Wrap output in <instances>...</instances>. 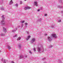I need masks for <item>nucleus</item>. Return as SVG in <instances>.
I'll use <instances>...</instances> for the list:
<instances>
[{
    "mask_svg": "<svg viewBox=\"0 0 63 63\" xmlns=\"http://www.w3.org/2000/svg\"><path fill=\"white\" fill-rule=\"evenodd\" d=\"M42 19L41 18H40V19L38 20V21L39 22V21H42Z\"/></svg>",
    "mask_w": 63,
    "mask_h": 63,
    "instance_id": "18",
    "label": "nucleus"
},
{
    "mask_svg": "<svg viewBox=\"0 0 63 63\" xmlns=\"http://www.w3.org/2000/svg\"><path fill=\"white\" fill-rule=\"evenodd\" d=\"M20 27V26H18V27Z\"/></svg>",
    "mask_w": 63,
    "mask_h": 63,
    "instance_id": "39",
    "label": "nucleus"
},
{
    "mask_svg": "<svg viewBox=\"0 0 63 63\" xmlns=\"http://www.w3.org/2000/svg\"><path fill=\"white\" fill-rule=\"evenodd\" d=\"M42 48H43V47H42Z\"/></svg>",
    "mask_w": 63,
    "mask_h": 63,
    "instance_id": "44",
    "label": "nucleus"
},
{
    "mask_svg": "<svg viewBox=\"0 0 63 63\" xmlns=\"http://www.w3.org/2000/svg\"><path fill=\"white\" fill-rule=\"evenodd\" d=\"M40 9H38V12H39V11H40Z\"/></svg>",
    "mask_w": 63,
    "mask_h": 63,
    "instance_id": "37",
    "label": "nucleus"
},
{
    "mask_svg": "<svg viewBox=\"0 0 63 63\" xmlns=\"http://www.w3.org/2000/svg\"><path fill=\"white\" fill-rule=\"evenodd\" d=\"M27 56H25V58H27Z\"/></svg>",
    "mask_w": 63,
    "mask_h": 63,
    "instance_id": "38",
    "label": "nucleus"
},
{
    "mask_svg": "<svg viewBox=\"0 0 63 63\" xmlns=\"http://www.w3.org/2000/svg\"><path fill=\"white\" fill-rule=\"evenodd\" d=\"M1 61H3V59H2V60H1Z\"/></svg>",
    "mask_w": 63,
    "mask_h": 63,
    "instance_id": "41",
    "label": "nucleus"
},
{
    "mask_svg": "<svg viewBox=\"0 0 63 63\" xmlns=\"http://www.w3.org/2000/svg\"><path fill=\"white\" fill-rule=\"evenodd\" d=\"M44 50H43V51H42V52H44Z\"/></svg>",
    "mask_w": 63,
    "mask_h": 63,
    "instance_id": "43",
    "label": "nucleus"
},
{
    "mask_svg": "<svg viewBox=\"0 0 63 63\" xmlns=\"http://www.w3.org/2000/svg\"><path fill=\"white\" fill-rule=\"evenodd\" d=\"M61 20H59V22H61Z\"/></svg>",
    "mask_w": 63,
    "mask_h": 63,
    "instance_id": "31",
    "label": "nucleus"
},
{
    "mask_svg": "<svg viewBox=\"0 0 63 63\" xmlns=\"http://www.w3.org/2000/svg\"><path fill=\"white\" fill-rule=\"evenodd\" d=\"M45 36H47V34L45 33Z\"/></svg>",
    "mask_w": 63,
    "mask_h": 63,
    "instance_id": "32",
    "label": "nucleus"
},
{
    "mask_svg": "<svg viewBox=\"0 0 63 63\" xmlns=\"http://www.w3.org/2000/svg\"><path fill=\"white\" fill-rule=\"evenodd\" d=\"M25 25L26 27H27V25H28V24L27 23H25Z\"/></svg>",
    "mask_w": 63,
    "mask_h": 63,
    "instance_id": "17",
    "label": "nucleus"
},
{
    "mask_svg": "<svg viewBox=\"0 0 63 63\" xmlns=\"http://www.w3.org/2000/svg\"><path fill=\"white\" fill-rule=\"evenodd\" d=\"M13 0H11L9 2V4L10 5H11V4H13Z\"/></svg>",
    "mask_w": 63,
    "mask_h": 63,
    "instance_id": "11",
    "label": "nucleus"
},
{
    "mask_svg": "<svg viewBox=\"0 0 63 63\" xmlns=\"http://www.w3.org/2000/svg\"><path fill=\"white\" fill-rule=\"evenodd\" d=\"M8 48L9 49H10L11 48V47L9 46H8Z\"/></svg>",
    "mask_w": 63,
    "mask_h": 63,
    "instance_id": "21",
    "label": "nucleus"
},
{
    "mask_svg": "<svg viewBox=\"0 0 63 63\" xmlns=\"http://www.w3.org/2000/svg\"><path fill=\"white\" fill-rule=\"evenodd\" d=\"M3 31L4 32H7V30H6V29L4 27L3 28Z\"/></svg>",
    "mask_w": 63,
    "mask_h": 63,
    "instance_id": "9",
    "label": "nucleus"
},
{
    "mask_svg": "<svg viewBox=\"0 0 63 63\" xmlns=\"http://www.w3.org/2000/svg\"><path fill=\"white\" fill-rule=\"evenodd\" d=\"M23 23H22L21 24V27H23Z\"/></svg>",
    "mask_w": 63,
    "mask_h": 63,
    "instance_id": "22",
    "label": "nucleus"
},
{
    "mask_svg": "<svg viewBox=\"0 0 63 63\" xmlns=\"http://www.w3.org/2000/svg\"><path fill=\"white\" fill-rule=\"evenodd\" d=\"M45 16H47V14H45Z\"/></svg>",
    "mask_w": 63,
    "mask_h": 63,
    "instance_id": "34",
    "label": "nucleus"
},
{
    "mask_svg": "<svg viewBox=\"0 0 63 63\" xmlns=\"http://www.w3.org/2000/svg\"><path fill=\"white\" fill-rule=\"evenodd\" d=\"M26 32L27 34H29V32Z\"/></svg>",
    "mask_w": 63,
    "mask_h": 63,
    "instance_id": "30",
    "label": "nucleus"
},
{
    "mask_svg": "<svg viewBox=\"0 0 63 63\" xmlns=\"http://www.w3.org/2000/svg\"><path fill=\"white\" fill-rule=\"evenodd\" d=\"M5 35V34H4L3 33H1L0 34V36H4Z\"/></svg>",
    "mask_w": 63,
    "mask_h": 63,
    "instance_id": "16",
    "label": "nucleus"
},
{
    "mask_svg": "<svg viewBox=\"0 0 63 63\" xmlns=\"http://www.w3.org/2000/svg\"><path fill=\"white\" fill-rule=\"evenodd\" d=\"M3 63H6V62H5V60H3Z\"/></svg>",
    "mask_w": 63,
    "mask_h": 63,
    "instance_id": "27",
    "label": "nucleus"
},
{
    "mask_svg": "<svg viewBox=\"0 0 63 63\" xmlns=\"http://www.w3.org/2000/svg\"><path fill=\"white\" fill-rule=\"evenodd\" d=\"M21 39V37H19L17 39V41H19V40H20Z\"/></svg>",
    "mask_w": 63,
    "mask_h": 63,
    "instance_id": "15",
    "label": "nucleus"
},
{
    "mask_svg": "<svg viewBox=\"0 0 63 63\" xmlns=\"http://www.w3.org/2000/svg\"><path fill=\"white\" fill-rule=\"evenodd\" d=\"M48 40L49 41H50L52 40V38L51 37H49L48 38Z\"/></svg>",
    "mask_w": 63,
    "mask_h": 63,
    "instance_id": "7",
    "label": "nucleus"
},
{
    "mask_svg": "<svg viewBox=\"0 0 63 63\" xmlns=\"http://www.w3.org/2000/svg\"><path fill=\"white\" fill-rule=\"evenodd\" d=\"M29 52L30 54H32V52L31 51H29Z\"/></svg>",
    "mask_w": 63,
    "mask_h": 63,
    "instance_id": "26",
    "label": "nucleus"
},
{
    "mask_svg": "<svg viewBox=\"0 0 63 63\" xmlns=\"http://www.w3.org/2000/svg\"><path fill=\"white\" fill-rule=\"evenodd\" d=\"M2 18V19L1 21V25H4L5 24V22H4V19H5V18H4V16L3 15L1 17Z\"/></svg>",
    "mask_w": 63,
    "mask_h": 63,
    "instance_id": "1",
    "label": "nucleus"
},
{
    "mask_svg": "<svg viewBox=\"0 0 63 63\" xmlns=\"http://www.w3.org/2000/svg\"><path fill=\"white\" fill-rule=\"evenodd\" d=\"M41 50H42L41 48L39 47H38L37 50L38 52H39V53H40V52H41Z\"/></svg>",
    "mask_w": 63,
    "mask_h": 63,
    "instance_id": "5",
    "label": "nucleus"
},
{
    "mask_svg": "<svg viewBox=\"0 0 63 63\" xmlns=\"http://www.w3.org/2000/svg\"><path fill=\"white\" fill-rule=\"evenodd\" d=\"M22 2L21 1H20V4H22Z\"/></svg>",
    "mask_w": 63,
    "mask_h": 63,
    "instance_id": "28",
    "label": "nucleus"
},
{
    "mask_svg": "<svg viewBox=\"0 0 63 63\" xmlns=\"http://www.w3.org/2000/svg\"><path fill=\"white\" fill-rule=\"evenodd\" d=\"M17 28H16V29H15V30H13L12 31V32H15L17 30Z\"/></svg>",
    "mask_w": 63,
    "mask_h": 63,
    "instance_id": "10",
    "label": "nucleus"
},
{
    "mask_svg": "<svg viewBox=\"0 0 63 63\" xmlns=\"http://www.w3.org/2000/svg\"><path fill=\"white\" fill-rule=\"evenodd\" d=\"M52 27H54L53 26H51Z\"/></svg>",
    "mask_w": 63,
    "mask_h": 63,
    "instance_id": "40",
    "label": "nucleus"
},
{
    "mask_svg": "<svg viewBox=\"0 0 63 63\" xmlns=\"http://www.w3.org/2000/svg\"><path fill=\"white\" fill-rule=\"evenodd\" d=\"M59 1L60 2H62V0H59Z\"/></svg>",
    "mask_w": 63,
    "mask_h": 63,
    "instance_id": "29",
    "label": "nucleus"
},
{
    "mask_svg": "<svg viewBox=\"0 0 63 63\" xmlns=\"http://www.w3.org/2000/svg\"><path fill=\"white\" fill-rule=\"evenodd\" d=\"M33 49L34 51H36V49H35V48H33Z\"/></svg>",
    "mask_w": 63,
    "mask_h": 63,
    "instance_id": "25",
    "label": "nucleus"
},
{
    "mask_svg": "<svg viewBox=\"0 0 63 63\" xmlns=\"http://www.w3.org/2000/svg\"><path fill=\"white\" fill-rule=\"evenodd\" d=\"M21 44H19L18 47L20 49H21Z\"/></svg>",
    "mask_w": 63,
    "mask_h": 63,
    "instance_id": "13",
    "label": "nucleus"
},
{
    "mask_svg": "<svg viewBox=\"0 0 63 63\" xmlns=\"http://www.w3.org/2000/svg\"><path fill=\"white\" fill-rule=\"evenodd\" d=\"M31 9V8L30 7H25L24 8V10H28V9Z\"/></svg>",
    "mask_w": 63,
    "mask_h": 63,
    "instance_id": "6",
    "label": "nucleus"
},
{
    "mask_svg": "<svg viewBox=\"0 0 63 63\" xmlns=\"http://www.w3.org/2000/svg\"><path fill=\"white\" fill-rule=\"evenodd\" d=\"M50 47H52V46H50Z\"/></svg>",
    "mask_w": 63,
    "mask_h": 63,
    "instance_id": "33",
    "label": "nucleus"
},
{
    "mask_svg": "<svg viewBox=\"0 0 63 63\" xmlns=\"http://www.w3.org/2000/svg\"><path fill=\"white\" fill-rule=\"evenodd\" d=\"M45 58H43V60H45Z\"/></svg>",
    "mask_w": 63,
    "mask_h": 63,
    "instance_id": "35",
    "label": "nucleus"
},
{
    "mask_svg": "<svg viewBox=\"0 0 63 63\" xmlns=\"http://www.w3.org/2000/svg\"><path fill=\"white\" fill-rule=\"evenodd\" d=\"M34 5H35L36 7H38V2L37 1H35L34 2Z\"/></svg>",
    "mask_w": 63,
    "mask_h": 63,
    "instance_id": "4",
    "label": "nucleus"
},
{
    "mask_svg": "<svg viewBox=\"0 0 63 63\" xmlns=\"http://www.w3.org/2000/svg\"><path fill=\"white\" fill-rule=\"evenodd\" d=\"M62 63V62L61 61H60V63Z\"/></svg>",
    "mask_w": 63,
    "mask_h": 63,
    "instance_id": "36",
    "label": "nucleus"
},
{
    "mask_svg": "<svg viewBox=\"0 0 63 63\" xmlns=\"http://www.w3.org/2000/svg\"><path fill=\"white\" fill-rule=\"evenodd\" d=\"M31 37V36L30 35H29L28 36L27 38L26 39V40L27 41H28L30 39V38Z\"/></svg>",
    "mask_w": 63,
    "mask_h": 63,
    "instance_id": "8",
    "label": "nucleus"
},
{
    "mask_svg": "<svg viewBox=\"0 0 63 63\" xmlns=\"http://www.w3.org/2000/svg\"><path fill=\"white\" fill-rule=\"evenodd\" d=\"M0 9H1V10H2L3 11H4V8L3 7H1L0 8Z\"/></svg>",
    "mask_w": 63,
    "mask_h": 63,
    "instance_id": "19",
    "label": "nucleus"
},
{
    "mask_svg": "<svg viewBox=\"0 0 63 63\" xmlns=\"http://www.w3.org/2000/svg\"><path fill=\"white\" fill-rule=\"evenodd\" d=\"M27 0H24V1H27Z\"/></svg>",
    "mask_w": 63,
    "mask_h": 63,
    "instance_id": "42",
    "label": "nucleus"
},
{
    "mask_svg": "<svg viewBox=\"0 0 63 63\" xmlns=\"http://www.w3.org/2000/svg\"><path fill=\"white\" fill-rule=\"evenodd\" d=\"M57 7L58 8H61L62 9V8H63V7L61 6H57Z\"/></svg>",
    "mask_w": 63,
    "mask_h": 63,
    "instance_id": "14",
    "label": "nucleus"
},
{
    "mask_svg": "<svg viewBox=\"0 0 63 63\" xmlns=\"http://www.w3.org/2000/svg\"><path fill=\"white\" fill-rule=\"evenodd\" d=\"M51 36L53 37V38H54L55 39H56L57 38V36L56 34H52Z\"/></svg>",
    "mask_w": 63,
    "mask_h": 63,
    "instance_id": "2",
    "label": "nucleus"
},
{
    "mask_svg": "<svg viewBox=\"0 0 63 63\" xmlns=\"http://www.w3.org/2000/svg\"><path fill=\"white\" fill-rule=\"evenodd\" d=\"M17 35H16L13 36V37L14 38H15V37H17Z\"/></svg>",
    "mask_w": 63,
    "mask_h": 63,
    "instance_id": "24",
    "label": "nucleus"
},
{
    "mask_svg": "<svg viewBox=\"0 0 63 63\" xmlns=\"http://www.w3.org/2000/svg\"><path fill=\"white\" fill-rule=\"evenodd\" d=\"M0 23H1V22H0Z\"/></svg>",
    "mask_w": 63,
    "mask_h": 63,
    "instance_id": "45",
    "label": "nucleus"
},
{
    "mask_svg": "<svg viewBox=\"0 0 63 63\" xmlns=\"http://www.w3.org/2000/svg\"><path fill=\"white\" fill-rule=\"evenodd\" d=\"M25 22V21L24 20L22 21H21V23H24V22Z\"/></svg>",
    "mask_w": 63,
    "mask_h": 63,
    "instance_id": "20",
    "label": "nucleus"
},
{
    "mask_svg": "<svg viewBox=\"0 0 63 63\" xmlns=\"http://www.w3.org/2000/svg\"><path fill=\"white\" fill-rule=\"evenodd\" d=\"M15 6L16 7H17L18 6V4L17 3L15 5Z\"/></svg>",
    "mask_w": 63,
    "mask_h": 63,
    "instance_id": "23",
    "label": "nucleus"
},
{
    "mask_svg": "<svg viewBox=\"0 0 63 63\" xmlns=\"http://www.w3.org/2000/svg\"><path fill=\"white\" fill-rule=\"evenodd\" d=\"M23 57V55H20V57H19L20 59H21V58H22Z\"/></svg>",
    "mask_w": 63,
    "mask_h": 63,
    "instance_id": "12",
    "label": "nucleus"
},
{
    "mask_svg": "<svg viewBox=\"0 0 63 63\" xmlns=\"http://www.w3.org/2000/svg\"><path fill=\"white\" fill-rule=\"evenodd\" d=\"M36 41V39L35 38H32L31 40V44H33V43L34 42H35Z\"/></svg>",
    "mask_w": 63,
    "mask_h": 63,
    "instance_id": "3",
    "label": "nucleus"
}]
</instances>
